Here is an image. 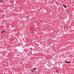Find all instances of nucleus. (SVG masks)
Masks as SVG:
<instances>
[{
	"mask_svg": "<svg viewBox=\"0 0 74 74\" xmlns=\"http://www.w3.org/2000/svg\"><path fill=\"white\" fill-rule=\"evenodd\" d=\"M65 62H66V63H70V61L67 62V61H66V60L65 61Z\"/></svg>",
	"mask_w": 74,
	"mask_h": 74,
	"instance_id": "f257e3e1",
	"label": "nucleus"
},
{
	"mask_svg": "<svg viewBox=\"0 0 74 74\" xmlns=\"http://www.w3.org/2000/svg\"><path fill=\"white\" fill-rule=\"evenodd\" d=\"M1 59V57H0V60Z\"/></svg>",
	"mask_w": 74,
	"mask_h": 74,
	"instance_id": "0eeeda50",
	"label": "nucleus"
},
{
	"mask_svg": "<svg viewBox=\"0 0 74 74\" xmlns=\"http://www.w3.org/2000/svg\"><path fill=\"white\" fill-rule=\"evenodd\" d=\"M5 31V30H3V31H2L1 32V33H4V31Z\"/></svg>",
	"mask_w": 74,
	"mask_h": 74,
	"instance_id": "20e7f679",
	"label": "nucleus"
},
{
	"mask_svg": "<svg viewBox=\"0 0 74 74\" xmlns=\"http://www.w3.org/2000/svg\"><path fill=\"white\" fill-rule=\"evenodd\" d=\"M56 71H58V70Z\"/></svg>",
	"mask_w": 74,
	"mask_h": 74,
	"instance_id": "1a4fd4ad",
	"label": "nucleus"
},
{
	"mask_svg": "<svg viewBox=\"0 0 74 74\" xmlns=\"http://www.w3.org/2000/svg\"><path fill=\"white\" fill-rule=\"evenodd\" d=\"M20 63H22V62H20Z\"/></svg>",
	"mask_w": 74,
	"mask_h": 74,
	"instance_id": "6e6552de",
	"label": "nucleus"
},
{
	"mask_svg": "<svg viewBox=\"0 0 74 74\" xmlns=\"http://www.w3.org/2000/svg\"><path fill=\"white\" fill-rule=\"evenodd\" d=\"M32 72H34V70H32Z\"/></svg>",
	"mask_w": 74,
	"mask_h": 74,
	"instance_id": "423d86ee",
	"label": "nucleus"
},
{
	"mask_svg": "<svg viewBox=\"0 0 74 74\" xmlns=\"http://www.w3.org/2000/svg\"><path fill=\"white\" fill-rule=\"evenodd\" d=\"M34 70H36V68H34Z\"/></svg>",
	"mask_w": 74,
	"mask_h": 74,
	"instance_id": "39448f33",
	"label": "nucleus"
},
{
	"mask_svg": "<svg viewBox=\"0 0 74 74\" xmlns=\"http://www.w3.org/2000/svg\"><path fill=\"white\" fill-rule=\"evenodd\" d=\"M63 7H64L65 8H67V7H66V6H65V5H63Z\"/></svg>",
	"mask_w": 74,
	"mask_h": 74,
	"instance_id": "f03ea898",
	"label": "nucleus"
},
{
	"mask_svg": "<svg viewBox=\"0 0 74 74\" xmlns=\"http://www.w3.org/2000/svg\"><path fill=\"white\" fill-rule=\"evenodd\" d=\"M3 0H0V3H2V2H3Z\"/></svg>",
	"mask_w": 74,
	"mask_h": 74,
	"instance_id": "7ed1b4c3",
	"label": "nucleus"
}]
</instances>
